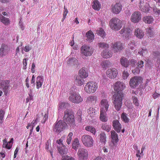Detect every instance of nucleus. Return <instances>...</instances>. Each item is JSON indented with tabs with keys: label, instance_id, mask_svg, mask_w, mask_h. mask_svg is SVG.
<instances>
[{
	"label": "nucleus",
	"instance_id": "obj_19",
	"mask_svg": "<svg viewBox=\"0 0 160 160\" xmlns=\"http://www.w3.org/2000/svg\"><path fill=\"white\" fill-rule=\"evenodd\" d=\"M112 125L113 128L117 132H120L121 129V125L118 120H113Z\"/></svg>",
	"mask_w": 160,
	"mask_h": 160
},
{
	"label": "nucleus",
	"instance_id": "obj_49",
	"mask_svg": "<svg viewBox=\"0 0 160 160\" xmlns=\"http://www.w3.org/2000/svg\"><path fill=\"white\" fill-rule=\"evenodd\" d=\"M5 112L3 110H0V123H2L4 117Z\"/></svg>",
	"mask_w": 160,
	"mask_h": 160
},
{
	"label": "nucleus",
	"instance_id": "obj_18",
	"mask_svg": "<svg viewBox=\"0 0 160 160\" xmlns=\"http://www.w3.org/2000/svg\"><path fill=\"white\" fill-rule=\"evenodd\" d=\"M139 8L143 12H148L150 10L149 4L147 2H145L143 1H141L140 2Z\"/></svg>",
	"mask_w": 160,
	"mask_h": 160
},
{
	"label": "nucleus",
	"instance_id": "obj_31",
	"mask_svg": "<svg viewBox=\"0 0 160 160\" xmlns=\"http://www.w3.org/2000/svg\"><path fill=\"white\" fill-rule=\"evenodd\" d=\"M101 55L103 58H107L112 57V53L111 52H108L107 50H105L101 53Z\"/></svg>",
	"mask_w": 160,
	"mask_h": 160
},
{
	"label": "nucleus",
	"instance_id": "obj_59",
	"mask_svg": "<svg viewBox=\"0 0 160 160\" xmlns=\"http://www.w3.org/2000/svg\"><path fill=\"white\" fill-rule=\"evenodd\" d=\"M64 11L63 14V17H66L67 14L68 12V9L65 8V6H64Z\"/></svg>",
	"mask_w": 160,
	"mask_h": 160
},
{
	"label": "nucleus",
	"instance_id": "obj_2",
	"mask_svg": "<svg viewBox=\"0 0 160 160\" xmlns=\"http://www.w3.org/2000/svg\"><path fill=\"white\" fill-rule=\"evenodd\" d=\"M68 126L66 123L64 121L60 120L56 122L53 125V130L55 133L59 134L63 131Z\"/></svg>",
	"mask_w": 160,
	"mask_h": 160
},
{
	"label": "nucleus",
	"instance_id": "obj_17",
	"mask_svg": "<svg viewBox=\"0 0 160 160\" xmlns=\"http://www.w3.org/2000/svg\"><path fill=\"white\" fill-rule=\"evenodd\" d=\"M100 111L107 112L109 106L108 100L106 99H102L100 102Z\"/></svg>",
	"mask_w": 160,
	"mask_h": 160
},
{
	"label": "nucleus",
	"instance_id": "obj_35",
	"mask_svg": "<svg viewBox=\"0 0 160 160\" xmlns=\"http://www.w3.org/2000/svg\"><path fill=\"white\" fill-rule=\"evenodd\" d=\"M1 18H0V21L5 25H8L10 23V21L8 18L3 16L2 15H0Z\"/></svg>",
	"mask_w": 160,
	"mask_h": 160
},
{
	"label": "nucleus",
	"instance_id": "obj_37",
	"mask_svg": "<svg viewBox=\"0 0 160 160\" xmlns=\"http://www.w3.org/2000/svg\"><path fill=\"white\" fill-rule=\"evenodd\" d=\"M69 104L68 102H61L59 104V107L60 109H63L69 107Z\"/></svg>",
	"mask_w": 160,
	"mask_h": 160
},
{
	"label": "nucleus",
	"instance_id": "obj_40",
	"mask_svg": "<svg viewBox=\"0 0 160 160\" xmlns=\"http://www.w3.org/2000/svg\"><path fill=\"white\" fill-rule=\"evenodd\" d=\"M97 33L98 35L101 36L102 38H104L105 37V33L102 28H99V30L97 31Z\"/></svg>",
	"mask_w": 160,
	"mask_h": 160
},
{
	"label": "nucleus",
	"instance_id": "obj_9",
	"mask_svg": "<svg viewBox=\"0 0 160 160\" xmlns=\"http://www.w3.org/2000/svg\"><path fill=\"white\" fill-rule=\"evenodd\" d=\"M81 140L83 145L86 147H91L93 145V140L92 137L89 135H83Z\"/></svg>",
	"mask_w": 160,
	"mask_h": 160
},
{
	"label": "nucleus",
	"instance_id": "obj_29",
	"mask_svg": "<svg viewBox=\"0 0 160 160\" xmlns=\"http://www.w3.org/2000/svg\"><path fill=\"white\" fill-rule=\"evenodd\" d=\"M142 20L146 23L150 24L152 23L154 19L152 16H148L143 17Z\"/></svg>",
	"mask_w": 160,
	"mask_h": 160
},
{
	"label": "nucleus",
	"instance_id": "obj_63",
	"mask_svg": "<svg viewBox=\"0 0 160 160\" xmlns=\"http://www.w3.org/2000/svg\"><path fill=\"white\" fill-rule=\"evenodd\" d=\"M36 124V120H33L32 122L30 124V125L32 127V128L34 127Z\"/></svg>",
	"mask_w": 160,
	"mask_h": 160
},
{
	"label": "nucleus",
	"instance_id": "obj_47",
	"mask_svg": "<svg viewBox=\"0 0 160 160\" xmlns=\"http://www.w3.org/2000/svg\"><path fill=\"white\" fill-rule=\"evenodd\" d=\"M109 62L108 61H105L102 62L101 63V66L103 68H106L109 65Z\"/></svg>",
	"mask_w": 160,
	"mask_h": 160
},
{
	"label": "nucleus",
	"instance_id": "obj_13",
	"mask_svg": "<svg viewBox=\"0 0 160 160\" xmlns=\"http://www.w3.org/2000/svg\"><path fill=\"white\" fill-rule=\"evenodd\" d=\"M122 5L120 3H116L111 6L112 12L115 14H119L122 9Z\"/></svg>",
	"mask_w": 160,
	"mask_h": 160
},
{
	"label": "nucleus",
	"instance_id": "obj_39",
	"mask_svg": "<svg viewBox=\"0 0 160 160\" xmlns=\"http://www.w3.org/2000/svg\"><path fill=\"white\" fill-rule=\"evenodd\" d=\"M3 141V147L9 149H10L11 147V146L10 143H9V142H7L6 139H4Z\"/></svg>",
	"mask_w": 160,
	"mask_h": 160
},
{
	"label": "nucleus",
	"instance_id": "obj_24",
	"mask_svg": "<svg viewBox=\"0 0 160 160\" xmlns=\"http://www.w3.org/2000/svg\"><path fill=\"white\" fill-rule=\"evenodd\" d=\"M111 138L112 139V142L113 144L118 141V139L117 134L114 130H112L111 132Z\"/></svg>",
	"mask_w": 160,
	"mask_h": 160
},
{
	"label": "nucleus",
	"instance_id": "obj_4",
	"mask_svg": "<svg viewBox=\"0 0 160 160\" xmlns=\"http://www.w3.org/2000/svg\"><path fill=\"white\" fill-rule=\"evenodd\" d=\"M68 99L71 102L76 104L82 102L83 100L80 94L74 91L70 92Z\"/></svg>",
	"mask_w": 160,
	"mask_h": 160
},
{
	"label": "nucleus",
	"instance_id": "obj_25",
	"mask_svg": "<svg viewBox=\"0 0 160 160\" xmlns=\"http://www.w3.org/2000/svg\"><path fill=\"white\" fill-rule=\"evenodd\" d=\"M43 82V76H38L37 78L36 86L37 88L41 87Z\"/></svg>",
	"mask_w": 160,
	"mask_h": 160
},
{
	"label": "nucleus",
	"instance_id": "obj_11",
	"mask_svg": "<svg viewBox=\"0 0 160 160\" xmlns=\"http://www.w3.org/2000/svg\"><path fill=\"white\" fill-rule=\"evenodd\" d=\"M77 154L79 160H86L88 157V153L87 150L83 148L79 149Z\"/></svg>",
	"mask_w": 160,
	"mask_h": 160
},
{
	"label": "nucleus",
	"instance_id": "obj_16",
	"mask_svg": "<svg viewBox=\"0 0 160 160\" xmlns=\"http://www.w3.org/2000/svg\"><path fill=\"white\" fill-rule=\"evenodd\" d=\"M123 46L121 42H116L112 43L111 48L114 52H118L123 49Z\"/></svg>",
	"mask_w": 160,
	"mask_h": 160
},
{
	"label": "nucleus",
	"instance_id": "obj_27",
	"mask_svg": "<svg viewBox=\"0 0 160 160\" xmlns=\"http://www.w3.org/2000/svg\"><path fill=\"white\" fill-rule=\"evenodd\" d=\"M120 62L122 65L125 68H127L129 65V62L126 58L123 57L120 59Z\"/></svg>",
	"mask_w": 160,
	"mask_h": 160
},
{
	"label": "nucleus",
	"instance_id": "obj_57",
	"mask_svg": "<svg viewBox=\"0 0 160 160\" xmlns=\"http://www.w3.org/2000/svg\"><path fill=\"white\" fill-rule=\"evenodd\" d=\"M136 62L135 60L132 59L130 60L129 64L130 63V64L133 67H135Z\"/></svg>",
	"mask_w": 160,
	"mask_h": 160
},
{
	"label": "nucleus",
	"instance_id": "obj_21",
	"mask_svg": "<svg viewBox=\"0 0 160 160\" xmlns=\"http://www.w3.org/2000/svg\"><path fill=\"white\" fill-rule=\"evenodd\" d=\"M74 83L77 85L81 86L84 82V80L81 76L77 75L74 77Z\"/></svg>",
	"mask_w": 160,
	"mask_h": 160
},
{
	"label": "nucleus",
	"instance_id": "obj_6",
	"mask_svg": "<svg viewBox=\"0 0 160 160\" xmlns=\"http://www.w3.org/2000/svg\"><path fill=\"white\" fill-rule=\"evenodd\" d=\"M98 88L97 83L94 82H88L85 85L84 90L88 93H93L97 90Z\"/></svg>",
	"mask_w": 160,
	"mask_h": 160
},
{
	"label": "nucleus",
	"instance_id": "obj_32",
	"mask_svg": "<svg viewBox=\"0 0 160 160\" xmlns=\"http://www.w3.org/2000/svg\"><path fill=\"white\" fill-rule=\"evenodd\" d=\"M93 4L92 5V8L94 10H99L101 8V4L97 0H95L93 2Z\"/></svg>",
	"mask_w": 160,
	"mask_h": 160
},
{
	"label": "nucleus",
	"instance_id": "obj_64",
	"mask_svg": "<svg viewBox=\"0 0 160 160\" xmlns=\"http://www.w3.org/2000/svg\"><path fill=\"white\" fill-rule=\"evenodd\" d=\"M28 60L27 58H24L23 59V62L24 66H26L27 65V61Z\"/></svg>",
	"mask_w": 160,
	"mask_h": 160
},
{
	"label": "nucleus",
	"instance_id": "obj_8",
	"mask_svg": "<svg viewBox=\"0 0 160 160\" xmlns=\"http://www.w3.org/2000/svg\"><path fill=\"white\" fill-rule=\"evenodd\" d=\"M143 78L141 77L135 76L131 78L130 80L129 84L133 88H135L142 82Z\"/></svg>",
	"mask_w": 160,
	"mask_h": 160
},
{
	"label": "nucleus",
	"instance_id": "obj_45",
	"mask_svg": "<svg viewBox=\"0 0 160 160\" xmlns=\"http://www.w3.org/2000/svg\"><path fill=\"white\" fill-rule=\"evenodd\" d=\"M73 133L72 132L69 133L67 138V142L68 145H69L71 143V141L72 139V137L73 135Z\"/></svg>",
	"mask_w": 160,
	"mask_h": 160
},
{
	"label": "nucleus",
	"instance_id": "obj_38",
	"mask_svg": "<svg viewBox=\"0 0 160 160\" xmlns=\"http://www.w3.org/2000/svg\"><path fill=\"white\" fill-rule=\"evenodd\" d=\"M9 87V85L8 84H5L3 86H2V91L4 92V94L7 96L8 94V91L9 90L8 88Z\"/></svg>",
	"mask_w": 160,
	"mask_h": 160
},
{
	"label": "nucleus",
	"instance_id": "obj_20",
	"mask_svg": "<svg viewBox=\"0 0 160 160\" xmlns=\"http://www.w3.org/2000/svg\"><path fill=\"white\" fill-rule=\"evenodd\" d=\"M120 33L121 34H123L126 38H128L132 32V30L128 28L123 27L120 31Z\"/></svg>",
	"mask_w": 160,
	"mask_h": 160
},
{
	"label": "nucleus",
	"instance_id": "obj_62",
	"mask_svg": "<svg viewBox=\"0 0 160 160\" xmlns=\"http://www.w3.org/2000/svg\"><path fill=\"white\" fill-rule=\"evenodd\" d=\"M48 114H47L46 113L45 114L44 118H43V120H44V121H42L44 123L46 121V120L48 119Z\"/></svg>",
	"mask_w": 160,
	"mask_h": 160
},
{
	"label": "nucleus",
	"instance_id": "obj_14",
	"mask_svg": "<svg viewBox=\"0 0 160 160\" xmlns=\"http://www.w3.org/2000/svg\"><path fill=\"white\" fill-rule=\"evenodd\" d=\"M141 18V14L138 11L134 12L132 15L131 17V21L134 23H136L139 22Z\"/></svg>",
	"mask_w": 160,
	"mask_h": 160
},
{
	"label": "nucleus",
	"instance_id": "obj_5",
	"mask_svg": "<svg viewBox=\"0 0 160 160\" xmlns=\"http://www.w3.org/2000/svg\"><path fill=\"white\" fill-rule=\"evenodd\" d=\"M123 97V95L122 96L120 94L113 95V105L116 110L118 111H120L121 108Z\"/></svg>",
	"mask_w": 160,
	"mask_h": 160
},
{
	"label": "nucleus",
	"instance_id": "obj_41",
	"mask_svg": "<svg viewBox=\"0 0 160 160\" xmlns=\"http://www.w3.org/2000/svg\"><path fill=\"white\" fill-rule=\"evenodd\" d=\"M102 128L103 130L109 132L111 130V126L107 123H104L102 124Z\"/></svg>",
	"mask_w": 160,
	"mask_h": 160
},
{
	"label": "nucleus",
	"instance_id": "obj_7",
	"mask_svg": "<svg viewBox=\"0 0 160 160\" xmlns=\"http://www.w3.org/2000/svg\"><path fill=\"white\" fill-rule=\"evenodd\" d=\"M93 52V48L87 45L84 44L82 45L80 48L81 54L86 57L91 56Z\"/></svg>",
	"mask_w": 160,
	"mask_h": 160
},
{
	"label": "nucleus",
	"instance_id": "obj_44",
	"mask_svg": "<svg viewBox=\"0 0 160 160\" xmlns=\"http://www.w3.org/2000/svg\"><path fill=\"white\" fill-rule=\"evenodd\" d=\"M122 119L125 122H129V119L127 116L126 114L125 113H123L121 116Z\"/></svg>",
	"mask_w": 160,
	"mask_h": 160
},
{
	"label": "nucleus",
	"instance_id": "obj_58",
	"mask_svg": "<svg viewBox=\"0 0 160 160\" xmlns=\"http://www.w3.org/2000/svg\"><path fill=\"white\" fill-rule=\"evenodd\" d=\"M31 49V48L30 47L29 45L26 46L24 49V51L26 52H29Z\"/></svg>",
	"mask_w": 160,
	"mask_h": 160
},
{
	"label": "nucleus",
	"instance_id": "obj_42",
	"mask_svg": "<svg viewBox=\"0 0 160 160\" xmlns=\"http://www.w3.org/2000/svg\"><path fill=\"white\" fill-rule=\"evenodd\" d=\"M97 100V97L94 95H91L88 97L87 100L91 102L96 101Z\"/></svg>",
	"mask_w": 160,
	"mask_h": 160
},
{
	"label": "nucleus",
	"instance_id": "obj_61",
	"mask_svg": "<svg viewBox=\"0 0 160 160\" xmlns=\"http://www.w3.org/2000/svg\"><path fill=\"white\" fill-rule=\"evenodd\" d=\"M73 61H74V62H75L76 63H77L78 62V60L75 58H71L69 59V61H68V62H73Z\"/></svg>",
	"mask_w": 160,
	"mask_h": 160
},
{
	"label": "nucleus",
	"instance_id": "obj_12",
	"mask_svg": "<svg viewBox=\"0 0 160 160\" xmlns=\"http://www.w3.org/2000/svg\"><path fill=\"white\" fill-rule=\"evenodd\" d=\"M10 47L8 45L2 44L0 48V55L1 57L5 56L8 54L10 52Z\"/></svg>",
	"mask_w": 160,
	"mask_h": 160
},
{
	"label": "nucleus",
	"instance_id": "obj_28",
	"mask_svg": "<svg viewBox=\"0 0 160 160\" xmlns=\"http://www.w3.org/2000/svg\"><path fill=\"white\" fill-rule=\"evenodd\" d=\"M86 35L88 41L89 42H92L94 40V35L92 31L90 30L88 31L86 33Z\"/></svg>",
	"mask_w": 160,
	"mask_h": 160
},
{
	"label": "nucleus",
	"instance_id": "obj_48",
	"mask_svg": "<svg viewBox=\"0 0 160 160\" xmlns=\"http://www.w3.org/2000/svg\"><path fill=\"white\" fill-rule=\"evenodd\" d=\"M88 113L90 114V116L92 117L94 116L96 114L95 109L92 108H90V110Z\"/></svg>",
	"mask_w": 160,
	"mask_h": 160
},
{
	"label": "nucleus",
	"instance_id": "obj_22",
	"mask_svg": "<svg viewBox=\"0 0 160 160\" xmlns=\"http://www.w3.org/2000/svg\"><path fill=\"white\" fill-rule=\"evenodd\" d=\"M78 75L79 76H81L83 79L86 78L88 76V72L85 68H83L79 70Z\"/></svg>",
	"mask_w": 160,
	"mask_h": 160
},
{
	"label": "nucleus",
	"instance_id": "obj_3",
	"mask_svg": "<svg viewBox=\"0 0 160 160\" xmlns=\"http://www.w3.org/2000/svg\"><path fill=\"white\" fill-rule=\"evenodd\" d=\"M109 26L110 28L114 31H118L122 27V22L119 18H114L109 21Z\"/></svg>",
	"mask_w": 160,
	"mask_h": 160
},
{
	"label": "nucleus",
	"instance_id": "obj_23",
	"mask_svg": "<svg viewBox=\"0 0 160 160\" xmlns=\"http://www.w3.org/2000/svg\"><path fill=\"white\" fill-rule=\"evenodd\" d=\"M134 35L137 38L140 39L142 38L144 36L143 32L138 28L135 29Z\"/></svg>",
	"mask_w": 160,
	"mask_h": 160
},
{
	"label": "nucleus",
	"instance_id": "obj_34",
	"mask_svg": "<svg viewBox=\"0 0 160 160\" xmlns=\"http://www.w3.org/2000/svg\"><path fill=\"white\" fill-rule=\"evenodd\" d=\"M85 129L87 131L90 132L94 135H95L96 133V129L92 126H87L85 127Z\"/></svg>",
	"mask_w": 160,
	"mask_h": 160
},
{
	"label": "nucleus",
	"instance_id": "obj_56",
	"mask_svg": "<svg viewBox=\"0 0 160 160\" xmlns=\"http://www.w3.org/2000/svg\"><path fill=\"white\" fill-rule=\"evenodd\" d=\"M64 137H62L60 139L57 140V142L58 144H59V145H61V146H62V145H64L63 144L62 142V139H64Z\"/></svg>",
	"mask_w": 160,
	"mask_h": 160
},
{
	"label": "nucleus",
	"instance_id": "obj_36",
	"mask_svg": "<svg viewBox=\"0 0 160 160\" xmlns=\"http://www.w3.org/2000/svg\"><path fill=\"white\" fill-rule=\"evenodd\" d=\"M100 140L101 142L105 144L106 142V136L104 133H102L100 134Z\"/></svg>",
	"mask_w": 160,
	"mask_h": 160
},
{
	"label": "nucleus",
	"instance_id": "obj_1",
	"mask_svg": "<svg viewBox=\"0 0 160 160\" xmlns=\"http://www.w3.org/2000/svg\"><path fill=\"white\" fill-rule=\"evenodd\" d=\"M64 115L63 117L64 121L71 127L73 128L75 125L74 116L71 111L68 109L64 112Z\"/></svg>",
	"mask_w": 160,
	"mask_h": 160
},
{
	"label": "nucleus",
	"instance_id": "obj_46",
	"mask_svg": "<svg viewBox=\"0 0 160 160\" xmlns=\"http://www.w3.org/2000/svg\"><path fill=\"white\" fill-rule=\"evenodd\" d=\"M129 73L126 70H124L122 73V77L123 79H126L129 76Z\"/></svg>",
	"mask_w": 160,
	"mask_h": 160
},
{
	"label": "nucleus",
	"instance_id": "obj_33",
	"mask_svg": "<svg viewBox=\"0 0 160 160\" xmlns=\"http://www.w3.org/2000/svg\"><path fill=\"white\" fill-rule=\"evenodd\" d=\"M58 150L59 153L61 155L65 154L67 151V149L65 148L64 145H62L61 146H58Z\"/></svg>",
	"mask_w": 160,
	"mask_h": 160
},
{
	"label": "nucleus",
	"instance_id": "obj_15",
	"mask_svg": "<svg viewBox=\"0 0 160 160\" xmlns=\"http://www.w3.org/2000/svg\"><path fill=\"white\" fill-rule=\"evenodd\" d=\"M106 74L109 78L112 79L115 78L118 74V70L115 68H111L108 70Z\"/></svg>",
	"mask_w": 160,
	"mask_h": 160
},
{
	"label": "nucleus",
	"instance_id": "obj_10",
	"mask_svg": "<svg viewBox=\"0 0 160 160\" xmlns=\"http://www.w3.org/2000/svg\"><path fill=\"white\" fill-rule=\"evenodd\" d=\"M125 85L124 83L120 81H117L114 84L113 88L117 92L114 95L118 94L123 95L122 91L124 89Z\"/></svg>",
	"mask_w": 160,
	"mask_h": 160
},
{
	"label": "nucleus",
	"instance_id": "obj_26",
	"mask_svg": "<svg viewBox=\"0 0 160 160\" xmlns=\"http://www.w3.org/2000/svg\"><path fill=\"white\" fill-rule=\"evenodd\" d=\"M106 111H101L100 115V119L103 122H106L108 120V118L106 116Z\"/></svg>",
	"mask_w": 160,
	"mask_h": 160
},
{
	"label": "nucleus",
	"instance_id": "obj_51",
	"mask_svg": "<svg viewBox=\"0 0 160 160\" xmlns=\"http://www.w3.org/2000/svg\"><path fill=\"white\" fill-rule=\"evenodd\" d=\"M61 160H75V159L72 157L66 156L62 157Z\"/></svg>",
	"mask_w": 160,
	"mask_h": 160
},
{
	"label": "nucleus",
	"instance_id": "obj_54",
	"mask_svg": "<svg viewBox=\"0 0 160 160\" xmlns=\"http://www.w3.org/2000/svg\"><path fill=\"white\" fill-rule=\"evenodd\" d=\"M138 67V68H142L143 66V62L141 60L138 61L137 63Z\"/></svg>",
	"mask_w": 160,
	"mask_h": 160
},
{
	"label": "nucleus",
	"instance_id": "obj_60",
	"mask_svg": "<svg viewBox=\"0 0 160 160\" xmlns=\"http://www.w3.org/2000/svg\"><path fill=\"white\" fill-rule=\"evenodd\" d=\"M159 96H160V94H159L156 92H155L153 95V97L154 99H156Z\"/></svg>",
	"mask_w": 160,
	"mask_h": 160
},
{
	"label": "nucleus",
	"instance_id": "obj_30",
	"mask_svg": "<svg viewBox=\"0 0 160 160\" xmlns=\"http://www.w3.org/2000/svg\"><path fill=\"white\" fill-rule=\"evenodd\" d=\"M80 146V143L78 138L74 139L72 143V148L76 150L78 149Z\"/></svg>",
	"mask_w": 160,
	"mask_h": 160
},
{
	"label": "nucleus",
	"instance_id": "obj_50",
	"mask_svg": "<svg viewBox=\"0 0 160 160\" xmlns=\"http://www.w3.org/2000/svg\"><path fill=\"white\" fill-rule=\"evenodd\" d=\"M147 52V49L146 48L142 49L141 51L138 52L140 55H142V56H144L146 55Z\"/></svg>",
	"mask_w": 160,
	"mask_h": 160
},
{
	"label": "nucleus",
	"instance_id": "obj_55",
	"mask_svg": "<svg viewBox=\"0 0 160 160\" xmlns=\"http://www.w3.org/2000/svg\"><path fill=\"white\" fill-rule=\"evenodd\" d=\"M139 68L137 67L134 70H132V72L135 74H138L139 73L140 70Z\"/></svg>",
	"mask_w": 160,
	"mask_h": 160
},
{
	"label": "nucleus",
	"instance_id": "obj_52",
	"mask_svg": "<svg viewBox=\"0 0 160 160\" xmlns=\"http://www.w3.org/2000/svg\"><path fill=\"white\" fill-rule=\"evenodd\" d=\"M133 102L134 104L137 106H138L139 105V103L138 102V100L137 98L135 97H133Z\"/></svg>",
	"mask_w": 160,
	"mask_h": 160
},
{
	"label": "nucleus",
	"instance_id": "obj_43",
	"mask_svg": "<svg viewBox=\"0 0 160 160\" xmlns=\"http://www.w3.org/2000/svg\"><path fill=\"white\" fill-rule=\"evenodd\" d=\"M98 46L99 48H109V45L105 42H100L98 43Z\"/></svg>",
	"mask_w": 160,
	"mask_h": 160
},
{
	"label": "nucleus",
	"instance_id": "obj_53",
	"mask_svg": "<svg viewBox=\"0 0 160 160\" xmlns=\"http://www.w3.org/2000/svg\"><path fill=\"white\" fill-rule=\"evenodd\" d=\"M152 28L151 27L147 29V32L149 34L150 36L151 37H152L153 35V33L152 31Z\"/></svg>",
	"mask_w": 160,
	"mask_h": 160
}]
</instances>
